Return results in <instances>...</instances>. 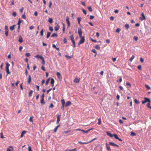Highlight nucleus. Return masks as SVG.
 I'll use <instances>...</instances> for the list:
<instances>
[{"label": "nucleus", "instance_id": "45", "mask_svg": "<svg viewBox=\"0 0 151 151\" xmlns=\"http://www.w3.org/2000/svg\"><path fill=\"white\" fill-rule=\"evenodd\" d=\"M16 15H17V13H16V12H13V13L12 14V15L13 16H14V17H15L16 16Z\"/></svg>", "mask_w": 151, "mask_h": 151}, {"label": "nucleus", "instance_id": "10", "mask_svg": "<svg viewBox=\"0 0 151 151\" xmlns=\"http://www.w3.org/2000/svg\"><path fill=\"white\" fill-rule=\"evenodd\" d=\"M40 59L42 60L41 63L42 65H44L45 63V61L44 60V58L43 57H40Z\"/></svg>", "mask_w": 151, "mask_h": 151}, {"label": "nucleus", "instance_id": "58", "mask_svg": "<svg viewBox=\"0 0 151 151\" xmlns=\"http://www.w3.org/2000/svg\"><path fill=\"white\" fill-rule=\"evenodd\" d=\"M52 2H51V1H50V3H49V4L48 6V7H49L50 8H51V5H52Z\"/></svg>", "mask_w": 151, "mask_h": 151}, {"label": "nucleus", "instance_id": "60", "mask_svg": "<svg viewBox=\"0 0 151 151\" xmlns=\"http://www.w3.org/2000/svg\"><path fill=\"white\" fill-rule=\"evenodd\" d=\"M29 28L30 30H32L34 28V27L33 26H31L29 27Z\"/></svg>", "mask_w": 151, "mask_h": 151}, {"label": "nucleus", "instance_id": "22", "mask_svg": "<svg viewBox=\"0 0 151 151\" xmlns=\"http://www.w3.org/2000/svg\"><path fill=\"white\" fill-rule=\"evenodd\" d=\"M124 27L127 29L129 28V26L128 24H126L124 25Z\"/></svg>", "mask_w": 151, "mask_h": 151}, {"label": "nucleus", "instance_id": "7", "mask_svg": "<svg viewBox=\"0 0 151 151\" xmlns=\"http://www.w3.org/2000/svg\"><path fill=\"white\" fill-rule=\"evenodd\" d=\"M109 145H111L112 146H116V147H119V146L118 145H116V144H115L114 142H109Z\"/></svg>", "mask_w": 151, "mask_h": 151}, {"label": "nucleus", "instance_id": "20", "mask_svg": "<svg viewBox=\"0 0 151 151\" xmlns=\"http://www.w3.org/2000/svg\"><path fill=\"white\" fill-rule=\"evenodd\" d=\"M26 132V131H23L21 133V134L20 135V137H22L25 134Z\"/></svg>", "mask_w": 151, "mask_h": 151}, {"label": "nucleus", "instance_id": "31", "mask_svg": "<svg viewBox=\"0 0 151 151\" xmlns=\"http://www.w3.org/2000/svg\"><path fill=\"white\" fill-rule=\"evenodd\" d=\"M23 21L22 20H21L20 19H19L18 22L17 23V24L18 25H20V23L22 22Z\"/></svg>", "mask_w": 151, "mask_h": 151}, {"label": "nucleus", "instance_id": "13", "mask_svg": "<svg viewBox=\"0 0 151 151\" xmlns=\"http://www.w3.org/2000/svg\"><path fill=\"white\" fill-rule=\"evenodd\" d=\"M106 133H107V135L111 137H113L114 134H111V133H110L108 132H106Z\"/></svg>", "mask_w": 151, "mask_h": 151}, {"label": "nucleus", "instance_id": "26", "mask_svg": "<svg viewBox=\"0 0 151 151\" xmlns=\"http://www.w3.org/2000/svg\"><path fill=\"white\" fill-rule=\"evenodd\" d=\"M95 48L97 49V50H100V47L99 45H96L95 46Z\"/></svg>", "mask_w": 151, "mask_h": 151}, {"label": "nucleus", "instance_id": "37", "mask_svg": "<svg viewBox=\"0 0 151 151\" xmlns=\"http://www.w3.org/2000/svg\"><path fill=\"white\" fill-rule=\"evenodd\" d=\"M50 78H49L46 81L45 84L46 85H47L49 82L50 80Z\"/></svg>", "mask_w": 151, "mask_h": 151}, {"label": "nucleus", "instance_id": "50", "mask_svg": "<svg viewBox=\"0 0 151 151\" xmlns=\"http://www.w3.org/2000/svg\"><path fill=\"white\" fill-rule=\"evenodd\" d=\"M49 30L51 32H52L53 30V29L52 27L50 26L49 27Z\"/></svg>", "mask_w": 151, "mask_h": 151}, {"label": "nucleus", "instance_id": "57", "mask_svg": "<svg viewBox=\"0 0 151 151\" xmlns=\"http://www.w3.org/2000/svg\"><path fill=\"white\" fill-rule=\"evenodd\" d=\"M65 106V105L62 104L61 109H62L63 110L64 109V106Z\"/></svg>", "mask_w": 151, "mask_h": 151}, {"label": "nucleus", "instance_id": "42", "mask_svg": "<svg viewBox=\"0 0 151 151\" xmlns=\"http://www.w3.org/2000/svg\"><path fill=\"white\" fill-rule=\"evenodd\" d=\"M8 31L9 30H5V34L6 37H7L8 35Z\"/></svg>", "mask_w": 151, "mask_h": 151}, {"label": "nucleus", "instance_id": "61", "mask_svg": "<svg viewBox=\"0 0 151 151\" xmlns=\"http://www.w3.org/2000/svg\"><path fill=\"white\" fill-rule=\"evenodd\" d=\"M83 13L85 15L86 14V11L83 9H82Z\"/></svg>", "mask_w": 151, "mask_h": 151}, {"label": "nucleus", "instance_id": "53", "mask_svg": "<svg viewBox=\"0 0 151 151\" xmlns=\"http://www.w3.org/2000/svg\"><path fill=\"white\" fill-rule=\"evenodd\" d=\"M133 38L136 41H137L138 40V38L137 36H134Z\"/></svg>", "mask_w": 151, "mask_h": 151}, {"label": "nucleus", "instance_id": "55", "mask_svg": "<svg viewBox=\"0 0 151 151\" xmlns=\"http://www.w3.org/2000/svg\"><path fill=\"white\" fill-rule=\"evenodd\" d=\"M91 51L95 54H97V52L95 49H92Z\"/></svg>", "mask_w": 151, "mask_h": 151}, {"label": "nucleus", "instance_id": "33", "mask_svg": "<svg viewBox=\"0 0 151 151\" xmlns=\"http://www.w3.org/2000/svg\"><path fill=\"white\" fill-rule=\"evenodd\" d=\"M134 101L135 103L137 104H139V101L136 99H134Z\"/></svg>", "mask_w": 151, "mask_h": 151}, {"label": "nucleus", "instance_id": "62", "mask_svg": "<svg viewBox=\"0 0 151 151\" xmlns=\"http://www.w3.org/2000/svg\"><path fill=\"white\" fill-rule=\"evenodd\" d=\"M138 69L139 70H141V65H139L137 66Z\"/></svg>", "mask_w": 151, "mask_h": 151}, {"label": "nucleus", "instance_id": "54", "mask_svg": "<svg viewBox=\"0 0 151 151\" xmlns=\"http://www.w3.org/2000/svg\"><path fill=\"white\" fill-rule=\"evenodd\" d=\"M72 41V43H73V47H76V45H75V41L74 40H73Z\"/></svg>", "mask_w": 151, "mask_h": 151}, {"label": "nucleus", "instance_id": "23", "mask_svg": "<svg viewBox=\"0 0 151 151\" xmlns=\"http://www.w3.org/2000/svg\"><path fill=\"white\" fill-rule=\"evenodd\" d=\"M51 34V33L50 32H47V35L46 36V38L48 39L49 37Z\"/></svg>", "mask_w": 151, "mask_h": 151}, {"label": "nucleus", "instance_id": "28", "mask_svg": "<svg viewBox=\"0 0 151 151\" xmlns=\"http://www.w3.org/2000/svg\"><path fill=\"white\" fill-rule=\"evenodd\" d=\"M58 36V35L57 33H53L51 35V37H57Z\"/></svg>", "mask_w": 151, "mask_h": 151}, {"label": "nucleus", "instance_id": "59", "mask_svg": "<svg viewBox=\"0 0 151 151\" xmlns=\"http://www.w3.org/2000/svg\"><path fill=\"white\" fill-rule=\"evenodd\" d=\"M147 106L150 109H151V106H150V102H148L147 104Z\"/></svg>", "mask_w": 151, "mask_h": 151}, {"label": "nucleus", "instance_id": "46", "mask_svg": "<svg viewBox=\"0 0 151 151\" xmlns=\"http://www.w3.org/2000/svg\"><path fill=\"white\" fill-rule=\"evenodd\" d=\"M113 136H114L115 137V138L116 139H118L119 137H118L117 135L116 134H114Z\"/></svg>", "mask_w": 151, "mask_h": 151}, {"label": "nucleus", "instance_id": "29", "mask_svg": "<svg viewBox=\"0 0 151 151\" xmlns=\"http://www.w3.org/2000/svg\"><path fill=\"white\" fill-rule=\"evenodd\" d=\"M48 21L50 23H52L53 22L52 19L50 18H49L48 19Z\"/></svg>", "mask_w": 151, "mask_h": 151}, {"label": "nucleus", "instance_id": "25", "mask_svg": "<svg viewBox=\"0 0 151 151\" xmlns=\"http://www.w3.org/2000/svg\"><path fill=\"white\" fill-rule=\"evenodd\" d=\"M65 57L66 58L68 59H70L73 57V55L71 56H68L67 55H65Z\"/></svg>", "mask_w": 151, "mask_h": 151}, {"label": "nucleus", "instance_id": "5", "mask_svg": "<svg viewBox=\"0 0 151 151\" xmlns=\"http://www.w3.org/2000/svg\"><path fill=\"white\" fill-rule=\"evenodd\" d=\"M66 22L67 24V27H68L70 25V23L69 21V19L68 17H66Z\"/></svg>", "mask_w": 151, "mask_h": 151}, {"label": "nucleus", "instance_id": "9", "mask_svg": "<svg viewBox=\"0 0 151 151\" xmlns=\"http://www.w3.org/2000/svg\"><path fill=\"white\" fill-rule=\"evenodd\" d=\"M71 104V103L70 101H68L66 102L65 106V107H67L68 106L70 105Z\"/></svg>", "mask_w": 151, "mask_h": 151}, {"label": "nucleus", "instance_id": "19", "mask_svg": "<svg viewBox=\"0 0 151 151\" xmlns=\"http://www.w3.org/2000/svg\"><path fill=\"white\" fill-rule=\"evenodd\" d=\"M60 125H58L57 126H56L54 129V132H56L58 129V128L60 127Z\"/></svg>", "mask_w": 151, "mask_h": 151}, {"label": "nucleus", "instance_id": "16", "mask_svg": "<svg viewBox=\"0 0 151 151\" xmlns=\"http://www.w3.org/2000/svg\"><path fill=\"white\" fill-rule=\"evenodd\" d=\"M80 80L77 78H75L73 80L74 82L78 83L79 82Z\"/></svg>", "mask_w": 151, "mask_h": 151}, {"label": "nucleus", "instance_id": "63", "mask_svg": "<svg viewBox=\"0 0 151 151\" xmlns=\"http://www.w3.org/2000/svg\"><path fill=\"white\" fill-rule=\"evenodd\" d=\"M120 29L119 28H117V29L116 30V32H117L119 33V32H120Z\"/></svg>", "mask_w": 151, "mask_h": 151}, {"label": "nucleus", "instance_id": "56", "mask_svg": "<svg viewBox=\"0 0 151 151\" xmlns=\"http://www.w3.org/2000/svg\"><path fill=\"white\" fill-rule=\"evenodd\" d=\"M33 118V116H31L29 119V121L30 122H32V118Z\"/></svg>", "mask_w": 151, "mask_h": 151}, {"label": "nucleus", "instance_id": "6", "mask_svg": "<svg viewBox=\"0 0 151 151\" xmlns=\"http://www.w3.org/2000/svg\"><path fill=\"white\" fill-rule=\"evenodd\" d=\"M56 75L58 78V79H60L62 78V77L61 74L59 72H57L56 73Z\"/></svg>", "mask_w": 151, "mask_h": 151}, {"label": "nucleus", "instance_id": "11", "mask_svg": "<svg viewBox=\"0 0 151 151\" xmlns=\"http://www.w3.org/2000/svg\"><path fill=\"white\" fill-rule=\"evenodd\" d=\"M142 18L141 17H140V19L141 20H144L145 19V15L143 13H142Z\"/></svg>", "mask_w": 151, "mask_h": 151}, {"label": "nucleus", "instance_id": "4", "mask_svg": "<svg viewBox=\"0 0 151 151\" xmlns=\"http://www.w3.org/2000/svg\"><path fill=\"white\" fill-rule=\"evenodd\" d=\"M55 24L56 25V26L54 27V29L55 31H57L59 29L60 27L58 24L57 22H55Z\"/></svg>", "mask_w": 151, "mask_h": 151}, {"label": "nucleus", "instance_id": "15", "mask_svg": "<svg viewBox=\"0 0 151 151\" xmlns=\"http://www.w3.org/2000/svg\"><path fill=\"white\" fill-rule=\"evenodd\" d=\"M18 41L20 43H22L23 41L22 40V38L21 36H19Z\"/></svg>", "mask_w": 151, "mask_h": 151}, {"label": "nucleus", "instance_id": "3", "mask_svg": "<svg viewBox=\"0 0 151 151\" xmlns=\"http://www.w3.org/2000/svg\"><path fill=\"white\" fill-rule=\"evenodd\" d=\"M78 33L80 37H83L82 36V33L81 29L80 28H78Z\"/></svg>", "mask_w": 151, "mask_h": 151}, {"label": "nucleus", "instance_id": "35", "mask_svg": "<svg viewBox=\"0 0 151 151\" xmlns=\"http://www.w3.org/2000/svg\"><path fill=\"white\" fill-rule=\"evenodd\" d=\"M43 32H44V29H42L40 33V36H43Z\"/></svg>", "mask_w": 151, "mask_h": 151}, {"label": "nucleus", "instance_id": "52", "mask_svg": "<svg viewBox=\"0 0 151 151\" xmlns=\"http://www.w3.org/2000/svg\"><path fill=\"white\" fill-rule=\"evenodd\" d=\"M81 131L84 133H87L88 132V130L85 131L83 129H82V130H81Z\"/></svg>", "mask_w": 151, "mask_h": 151}, {"label": "nucleus", "instance_id": "39", "mask_svg": "<svg viewBox=\"0 0 151 151\" xmlns=\"http://www.w3.org/2000/svg\"><path fill=\"white\" fill-rule=\"evenodd\" d=\"M131 135L132 137L136 136V134L133 132H131Z\"/></svg>", "mask_w": 151, "mask_h": 151}, {"label": "nucleus", "instance_id": "41", "mask_svg": "<svg viewBox=\"0 0 151 151\" xmlns=\"http://www.w3.org/2000/svg\"><path fill=\"white\" fill-rule=\"evenodd\" d=\"M145 87L147 89H151V88L148 85L145 84Z\"/></svg>", "mask_w": 151, "mask_h": 151}, {"label": "nucleus", "instance_id": "64", "mask_svg": "<svg viewBox=\"0 0 151 151\" xmlns=\"http://www.w3.org/2000/svg\"><path fill=\"white\" fill-rule=\"evenodd\" d=\"M24 9V8L23 7L22 8L20 9L19 11L20 12L22 13V12L23 10Z\"/></svg>", "mask_w": 151, "mask_h": 151}, {"label": "nucleus", "instance_id": "47", "mask_svg": "<svg viewBox=\"0 0 151 151\" xmlns=\"http://www.w3.org/2000/svg\"><path fill=\"white\" fill-rule=\"evenodd\" d=\"M54 106V105H53V104H52V103H51L50 106H49V108H53Z\"/></svg>", "mask_w": 151, "mask_h": 151}, {"label": "nucleus", "instance_id": "36", "mask_svg": "<svg viewBox=\"0 0 151 151\" xmlns=\"http://www.w3.org/2000/svg\"><path fill=\"white\" fill-rule=\"evenodd\" d=\"M42 57L41 55H37L35 56V57L37 58H40V57Z\"/></svg>", "mask_w": 151, "mask_h": 151}, {"label": "nucleus", "instance_id": "30", "mask_svg": "<svg viewBox=\"0 0 151 151\" xmlns=\"http://www.w3.org/2000/svg\"><path fill=\"white\" fill-rule=\"evenodd\" d=\"M6 71L7 73V75L11 74V73L9 71V68L6 69Z\"/></svg>", "mask_w": 151, "mask_h": 151}, {"label": "nucleus", "instance_id": "24", "mask_svg": "<svg viewBox=\"0 0 151 151\" xmlns=\"http://www.w3.org/2000/svg\"><path fill=\"white\" fill-rule=\"evenodd\" d=\"M33 92L32 90H31L29 93V96H32Z\"/></svg>", "mask_w": 151, "mask_h": 151}, {"label": "nucleus", "instance_id": "34", "mask_svg": "<svg viewBox=\"0 0 151 151\" xmlns=\"http://www.w3.org/2000/svg\"><path fill=\"white\" fill-rule=\"evenodd\" d=\"M77 149L76 148L72 149L71 150H66L65 151H76Z\"/></svg>", "mask_w": 151, "mask_h": 151}, {"label": "nucleus", "instance_id": "49", "mask_svg": "<svg viewBox=\"0 0 151 151\" xmlns=\"http://www.w3.org/2000/svg\"><path fill=\"white\" fill-rule=\"evenodd\" d=\"M70 38L71 41L74 40V38L73 35H72L70 36Z\"/></svg>", "mask_w": 151, "mask_h": 151}, {"label": "nucleus", "instance_id": "21", "mask_svg": "<svg viewBox=\"0 0 151 151\" xmlns=\"http://www.w3.org/2000/svg\"><path fill=\"white\" fill-rule=\"evenodd\" d=\"M106 146L107 150H108L110 151L111 150V149L110 146L107 144V143H106Z\"/></svg>", "mask_w": 151, "mask_h": 151}, {"label": "nucleus", "instance_id": "1", "mask_svg": "<svg viewBox=\"0 0 151 151\" xmlns=\"http://www.w3.org/2000/svg\"><path fill=\"white\" fill-rule=\"evenodd\" d=\"M144 101H142V104H144L147 102H150V99H148L146 97H145L144 98Z\"/></svg>", "mask_w": 151, "mask_h": 151}, {"label": "nucleus", "instance_id": "14", "mask_svg": "<svg viewBox=\"0 0 151 151\" xmlns=\"http://www.w3.org/2000/svg\"><path fill=\"white\" fill-rule=\"evenodd\" d=\"M31 76L29 75L28 76V82L29 83V84H30V83L31 82Z\"/></svg>", "mask_w": 151, "mask_h": 151}, {"label": "nucleus", "instance_id": "38", "mask_svg": "<svg viewBox=\"0 0 151 151\" xmlns=\"http://www.w3.org/2000/svg\"><path fill=\"white\" fill-rule=\"evenodd\" d=\"M88 10L89 11H90V12H92L93 11L91 6H88Z\"/></svg>", "mask_w": 151, "mask_h": 151}, {"label": "nucleus", "instance_id": "48", "mask_svg": "<svg viewBox=\"0 0 151 151\" xmlns=\"http://www.w3.org/2000/svg\"><path fill=\"white\" fill-rule=\"evenodd\" d=\"M90 39L93 42H95V43L97 42V41L96 40H93L92 38H90Z\"/></svg>", "mask_w": 151, "mask_h": 151}, {"label": "nucleus", "instance_id": "12", "mask_svg": "<svg viewBox=\"0 0 151 151\" xmlns=\"http://www.w3.org/2000/svg\"><path fill=\"white\" fill-rule=\"evenodd\" d=\"M62 23L63 24V33H65V24L63 22H62Z\"/></svg>", "mask_w": 151, "mask_h": 151}, {"label": "nucleus", "instance_id": "40", "mask_svg": "<svg viewBox=\"0 0 151 151\" xmlns=\"http://www.w3.org/2000/svg\"><path fill=\"white\" fill-rule=\"evenodd\" d=\"M135 56L134 55H132V56L130 58V60L131 61H132V60L134 58Z\"/></svg>", "mask_w": 151, "mask_h": 151}, {"label": "nucleus", "instance_id": "27", "mask_svg": "<svg viewBox=\"0 0 151 151\" xmlns=\"http://www.w3.org/2000/svg\"><path fill=\"white\" fill-rule=\"evenodd\" d=\"M14 26L15 25H13L10 27V29L11 31H12L14 29Z\"/></svg>", "mask_w": 151, "mask_h": 151}, {"label": "nucleus", "instance_id": "2", "mask_svg": "<svg viewBox=\"0 0 151 151\" xmlns=\"http://www.w3.org/2000/svg\"><path fill=\"white\" fill-rule=\"evenodd\" d=\"M81 38V40L78 43V45H79L81 44H82L83 43L85 42V38L84 36L80 37Z\"/></svg>", "mask_w": 151, "mask_h": 151}, {"label": "nucleus", "instance_id": "44", "mask_svg": "<svg viewBox=\"0 0 151 151\" xmlns=\"http://www.w3.org/2000/svg\"><path fill=\"white\" fill-rule=\"evenodd\" d=\"M25 55L27 57H29L31 55L30 53H26Z\"/></svg>", "mask_w": 151, "mask_h": 151}, {"label": "nucleus", "instance_id": "51", "mask_svg": "<svg viewBox=\"0 0 151 151\" xmlns=\"http://www.w3.org/2000/svg\"><path fill=\"white\" fill-rule=\"evenodd\" d=\"M61 102V103H62V104L65 105V101L64 99H63L62 100Z\"/></svg>", "mask_w": 151, "mask_h": 151}, {"label": "nucleus", "instance_id": "32", "mask_svg": "<svg viewBox=\"0 0 151 151\" xmlns=\"http://www.w3.org/2000/svg\"><path fill=\"white\" fill-rule=\"evenodd\" d=\"M55 82V81L53 78H52L51 79L50 83L52 84H54Z\"/></svg>", "mask_w": 151, "mask_h": 151}, {"label": "nucleus", "instance_id": "8", "mask_svg": "<svg viewBox=\"0 0 151 151\" xmlns=\"http://www.w3.org/2000/svg\"><path fill=\"white\" fill-rule=\"evenodd\" d=\"M60 116H61L60 115H58L57 116L56 124H59V122L60 121Z\"/></svg>", "mask_w": 151, "mask_h": 151}, {"label": "nucleus", "instance_id": "17", "mask_svg": "<svg viewBox=\"0 0 151 151\" xmlns=\"http://www.w3.org/2000/svg\"><path fill=\"white\" fill-rule=\"evenodd\" d=\"M6 69L9 68V67L10 65V64H9L8 62H6Z\"/></svg>", "mask_w": 151, "mask_h": 151}, {"label": "nucleus", "instance_id": "43", "mask_svg": "<svg viewBox=\"0 0 151 151\" xmlns=\"http://www.w3.org/2000/svg\"><path fill=\"white\" fill-rule=\"evenodd\" d=\"M101 123V118L98 119V124L100 125Z\"/></svg>", "mask_w": 151, "mask_h": 151}, {"label": "nucleus", "instance_id": "18", "mask_svg": "<svg viewBox=\"0 0 151 151\" xmlns=\"http://www.w3.org/2000/svg\"><path fill=\"white\" fill-rule=\"evenodd\" d=\"M40 103L42 105H43L45 104V103L44 101V99H41L40 100Z\"/></svg>", "mask_w": 151, "mask_h": 151}]
</instances>
